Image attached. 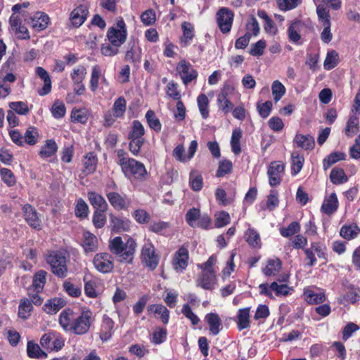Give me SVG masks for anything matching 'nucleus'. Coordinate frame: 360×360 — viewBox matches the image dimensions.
<instances>
[{"mask_svg":"<svg viewBox=\"0 0 360 360\" xmlns=\"http://www.w3.org/2000/svg\"><path fill=\"white\" fill-rule=\"evenodd\" d=\"M359 234L360 228L354 223L345 224L340 231V235L347 240L356 238Z\"/></svg>","mask_w":360,"mask_h":360,"instance_id":"22","label":"nucleus"},{"mask_svg":"<svg viewBox=\"0 0 360 360\" xmlns=\"http://www.w3.org/2000/svg\"><path fill=\"white\" fill-rule=\"evenodd\" d=\"M304 300L310 304H321L326 300V295L323 292H316L310 289L304 290Z\"/></svg>","mask_w":360,"mask_h":360,"instance_id":"28","label":"nucleus"},{"mask_svg":"<svg viewBox=\"0 0 360 360\" xmlns=\"http://www.w3.org/2000/svg\"><path fill=\"white\" fill-rule=\"evenodd\" d=\"M257 109L262 118H266L271 113L272 109L271 101H267L264 103H257Z\"/></svg>","mask_w":360,"mask_h":360,"instance_id":"61","label":"nucleus"},{"mask_svg":"<svg viewBox=\"0 0 360 360\" xmlns=\"http://www.w3.org/2000/svg\"><path fill=\"white\" fill-rule=\"evenodd\" d=\"M47 273L44 270L37 271L33 277L32 286L37 292H39L44 288L46 281Z\"/></svg>","mask_w":360,"mask_h":360,"instance_id":"35","label":"nucleus"},{"mask_svg":"<svg viewBox=\"0 0 360 360\" xmlns=\"http://www.w3.org/2000/svg\"><path fill=\"white\" fill-rule=\"evenodd\" d=\"M189 184L194 191H200L203 184L202 175L197 171H191L189 176Z\"/></svg>","mask_w":360,"mask_h":360,"instance_id":"45","label":"nucleus"},{"mask_svg":"<svg viewBox=\"0 0 360 360\" xmlns=\"http://www.w3.org/2000/svg\"><path fill=\"white\" fill-rule=\"evenodd\" d=\"M89 14L88 8L84 5H79L70 13V20L73 26L79 27L87 18Z\"/></svg>","mask_w":360,"mask_h":360,"instance_id":"15","label":"nucleus"},{"mask_svg":"<svg viewBox=\"0 0 360 360\" xmlns=\"http://www.w3.org/2000/svg\"><path fill=\"white\" fill-rule=\"evenodd\" d=\"M338 200L336 194L332 193L323 202L321 211L328 215H330L338 210Z\"/></svg>","mask_w":360,"mask_h":360,"instance_id":"25","label":"nucleus"},{"mask_svg":"<svg viewBox=\"0 0 360 360\" xmlns=\"http://www.w3.org/2000/svg\"><path fill=\"white\" fill-rule=\"evenodd\" d=\"M0 174L2 180L8 186H13L15 184V178L12 171L7 168L0 169Z\"/></svg>","mask_w":360,"mask_h":360,"instance_id":"62","label":"nucleus"},{"mask_svg":"<svg viewBox=\"0 0 360 360\" xmlns=\"http://www.w3.org/2000/svg\"><path fill=\"white\" fill-rule=\"evenodd\" d=\"M107 37L113 46L120 47L127 39V27L124 20L119 18L115 26L109 28Z\"/></svg>","mask_w":360,"mask_h":360,"instance_id":"5","label":"nucleus"},{"mask_svg":"<svg viewBox=\"0 0 360 360\" xmlns=\"http://www.w3.org/2000/svg\"><path fill=\"white\" fill-rule=\"evenodd\" d=\"M88 200L96 210L106 211L108 204L104 198L96 192H89Z\"/></svg>","mask_w":360,"mask_h":360,"instance_id":"23","label":"nucleus"},{"mask_svg":"<svg viewBox=\"0 0 360 360\" xmlns=\"http://www.w3.org/2000/svg\"><path fill=\"white\" fill-rule=\"evenodd\" d=\"M129 49L125 54V60L127 62L133 63L137 66L141 58V49L139 47L138 42L135 40L130 41L128 44Z\"/></svg>","mask_w":360,"mask_h":360,"instance_id":"13","label":"nucleus"},{"mask_svg":"<svg viewBox=\"0 0 360 360\" xmlns=\"http://www.w3.org/2000/svg\"><path fill=\"white\" fill-rule=\"evenodd\" d=\"M36 74L44 81L43 87L38 91L40 96H45L51 90V81L48 72L41 67L36 68Z\"/></svg>","mask_w":360,"mask_h":360,"instance_id":"20","label":"nucleus"},{"mask_svg":"<svg viewBox=\"0 0 360 360\" xmlns=\"http://www.w3.org/2000/svg\"><path fill=\"white\" fill-rule=\"evenodd\" d=\"M27 352L28 356L30 358L39 359L47 356V354L41 349L40 347L32 341L27 342Z\"/></svg>","mask_w":360,"mask_h":360,"instance_id":"42","label":"nucleus"},{"mask_svg":"<svg viewBox=\"0 0 360 360\" xmlns=\"http://www.w3.org/2000/svg\"><path fill=\"white\" fill-rule=\"evenodd\" d=\"M145 130L143 124L138 120L132 122L131 130L128 135V139H143Z\"/></svg>","mask_w":360,"mask_h":360,"instance_id":"47","label":"nucleus"},{"mask_svg":"<svg viewBox=\"0 0 360 360\" xmlns=\"http://www.w3.org/2000/svg\"><path fill=\"white\" fill-rule=\"evenodd\" d=\"M183 30V37H181V43L185 46L188 45L191 40L193 38V26L188 22H183L181 24Z\"/></svg>","mask_w":360,"mask_h":360,"instance_id":"43","label":"nucleus"},{"mask_svg":"<svg viewBox=\"0 0 360 360\" xmlns=\"http://www.w3.org/2000/svg\"><path fill=\"white\" fill-rule=\"evenodd\" d=\"M122 171L127 177L134 176L136 179H143L147 174L145 166L133 158H122L119 161Z\"/></svg>","mask_w":360,"mask_h":360,"instance_id":"2","label":"nucleus"},{"mask_svg":"<svg viewBox=\"0 0 360 360\" xmlns=\"http://www.w3.org/2000/svg\"><path fill=\"white\" fill-rule=\"evenodd\" d=\"M97 238L89 232L84 233V240L82 246L86 252H94L97 249Z\"/></svg>","mask_w":360,"mask_h":360,"instance_id":"30","label":"nucleus"},{"mask_svg":"<svg viewBox=\"0 0 360 360\" xmlns=\"http://www.w3.org/2000/svg\"><path fill=\"white\" fill-rule=\"evenodd\" d=\"M58 150V146L56 141L53 139H48L46 141L45 144L41 146L39 151V155L43 158H49L53 155Z\"/></svg>","mask_w":360,"mask_h":360,"instance_id":"31","label":"nucleus"},{"mask_svg":"<svg viewBox=\"0 0 360 360\" xmlns=\"http://www.w3.org/2000/svg\"><path fill=\"white\" fill-rule=\"evenodd\" d=\"M46 262L51 266L52 273L60 278L68 274L66 257L60 252H51L46 257Z\"/></svg>","mask_w":360,"mask_h":360,"instance_id":"3","label":"nucleus"},{"mask_svg":"<svg viewBox=\"0 0 360 360\" xmlns=\"http://www.w3.org/2000/svg\"><path fill=\"white\" fill-rule=\"evenodd\" d=\"M110 251L120 257L121 262L131 263L136 252V243L135 240L129 238L125 243L120 236H116L109 242Z\"/></svg>","mask_w":360,"mask_h":360,"instance_id":"1","label":"nucleus"},{"mask_svg":"<svg viewBox=\"0 0 360 360\" xmlns=\"http://www.w3.org/2000/svg\"><path fill=\"white\" fill-rule=\"evenodd\" d=\"M242 136V133L240 129H236L232 132L231 145L232 148V151L235 154H239L241 151L240 146V139Z\"/></svg>","mask_w":360,"mask_h":360,"instance_id":"54","label":"nucleus"},{"mask_svg":"<svg viewBox=\"0 0 360 360\" xmlns=\"http://www.w3.org/2000/svg\"><path fill=\"white\" fill-rule=\"evenodd\" d=\"M250 326V308L240 309L238 314V328L240 330Z\"/></svg>","mask_w":360,"mask_h":360,"instance_id":"36","label":"nucleus"},{"mask_svg":"<svg viewBox=\"0 0 360 360\" xmlns=\"http://www.w3.org/2000/svg\"><path fill=\"white\" fill-rule=\"evenodd\" d=\"M338 63V53L332 50L328 51L323 63V67L326 70H330L334 68Z\"/></svg>","mask_w":360,"mask_h":360,"instance_id":"49","label":"nucleus"},{"mask_svg":"<svg viewBox=\"0 0 360 360\" xmlns=\"http://www.w3.org/2000/svg\"><path fill=\"white\" fill-rule=\"evenodd\" d=\"M292 158V174L295 175L298 174L302 169L304 164V157L300 155L297 152H292L291 154Z\"/></svg>","mask_w":360,"mask_h":360,"instance_id":"48","label":"nucleus"},{"mask_svg":"<svg viewBox=\"0 0 360 360\" xmlns=\"http://www.w3.org/2000/svg\"><path fill=\"white\" fill-rule=\"evenodd\" d=\"M97 159L93 153L86 154L84 160V172L86 175L93 173L96 168Z\"/></svg>","mask_w":360,"mask_h":360,"instance_id":"39","label":"nucleus"},{"mask_svg":"<svg viewBox=\"0 0 360 360\" xmlns=\"http://www.w3.org/2000/svg\"><path fill=\"white\" fill-rule=\"evenodd\" d=\"M146 118L149 127L157 132L161 130V123L160 120L155 117V112L149 110L146 114Z\"/></svg>","mask_w":360,"mask_h":360,"instance_id":"52","label":"nucleus"},{"mask_svg":"<svg viewBox=\"0 0 360 360\" xmlns=\"http://www.w3.org/2000/svg\"><path fill=\"white\" fill-rule=\"evenodd\" d=\"M284 165L281 162H272L268 169L269 184L271 186L279 185L281 181V174L284 171Z\"/></svg>","mask_w":360,"mask_h":360,"instance_id":"10","label":"nucleus"},{"mask_svg":"<svg viewBox=\"0 0 360 360\" xmlns=\"http://www.w3.org/2000/svg\"><path fill=\"white\" fill-rule=\"evenodd\" d=\"M126 110V101L123 97L117 98L113 105V111L116 117L123 115Z\"/></svg>","mask_w":360,"mask_h":360,"instance_id":"63","label":"nucleus"},{"mask_svg":"<svg viewBox=\"0 0 360 360\" xmlns=\"http://www.w3.org/2000/svg\"><path fill=\"white\" fill-rule=\"evenodd\" d=\"M22 210L25 219L27 224L34 229H39L41 220L38 217L37 211L29 204L25 205Z\"/></svg>","mask_w":360,"mask_h":360,"instance_id":"17","label":"nucleus"},{"mask_svg":"<svg viewBox=\"0 0 360 360\" xmlns=\"http://www.w3.org/2000/svg\"><path fill=\"white\" fill-rule=\"evenodd\" d=\"M294 142L297 147L302 148L304 150H312L315 146L314 139L309 134H296L294 139Z\"/></svg>","mask_w":360,"mask_h":360,"instance_id":"24","label":"nucleus"},{"mask_svg":"<svg viewBox=\"0 0 360 360\" xmlns=\"http://www.w3.org/2000/svg\"><path fill=\"white\" fill-rule=\"evenodd\" d=\"M217 101L219 109L226 114L229 112L233 108V105L227 98V93L225 89H223L218 95Z\"/></svg>","mask_w":360,"mask_h":360,"instance_id":"37","label":"nucleus"},{"mask_svg":"<svg viewBox=\"0 0 360 360\" xmlns=\"http://www.w3.org/2000/svg\"><path fill=\"white\" fill-rule=\"evenodd\" d=\"M148 311L160 316L163 323H168L169 311L162 304H152L148 307Z\"/></svg>","mask_w":360,"mask_h":360,"instance_id":"33","label":"nucleus"},{"mask_svg":"<svg viewBox=\"0 0 360 360\" xmlns=\"http://www.w3.org/2000/svg\"><path fill=\"white\" fill-rule=\"evenodd\" d=\"M282 263L278 259H269L267 262L266 267L263 269V273L267 276H275L281 269Z\"/></svg>","mask_w":360,"mask_h":360,"instance_id":"32","label":"nucleus"},{"mask_svg":"<svg viewBox=\"0 0 360 360\" xmlns=\"http://www.w3.org/2000/svg\"><path fill=\"white\" fill-rule=\"evenodd\" d=\"M94 321L93 312L89 309H83L81 314L75 316L72 332L76 335H84L89 330Z\"/></svg>","mask_w":360,"mask_h":360,"instance_id":"4","label":"nucleus"},{"mask_svg":"<svg viewBox=\"0 0 360 360\" xmlns=\"http://www.w3.org/2000/svg\"><path fill=\"white\" fill-rule=\"evenodd\" d=\"M269 288L271 290L276 292V295L278 296H286L289 294L290 291L292 290L288 285L286 284H278L277 282H273Z\"/></svg>","mask_w":360,"mask_h":360,"instance_id":"59","label":"nucleus"},{"mask_svg":"<svg viewBox=\"0 0 360 360\" xmlns=\"http://www.w3.org/2000/svg\"><path fill=\"white\" fill-rule=\"evenodd\" d=\"M86 68L82 65H79L77 68L73 69L72 72H71L70 77L74 84H79V83L83 82L86 77Z\"/></svg>","mask_w":360,"mask_h":360,"instance_id":"51","label":"nucleus"},{"mask_svg":"<svg viewBox=\"0 0 360 360\" xmlns=\"http://www.w3.org/2000/svg\"><path fill=\"white\" fill-rule=\"evenodd\" d=\"M101 77L102 72L101 68L98 65H94L92 68L89 84V88L93 92L97 90L98 87V82Z\"/></svg>","mask_w":360,"mask_h":360,"instance_id":"46","label":"nucleus"},{"mask_svg":"<svg viewBox=\"0 0 360 360\" xmlns=\"http://www.w3.org/2000/svg\"><path fill=\"white\" fill-rule=\"evenodd\" d=\"M345 154L340 152H335L330 153L326 158L323 159V167L325 170L330 168L333 164L336 163L339 160H345Z\"/></svg>","mask_w":360,"mask_h":360,"instance_id":"40","label":"nucleus"},{"mask_svg":"<svg viewBox=\"0 0 360 360\" xmlns=\"http://www.w3.org/2000/svg\"><path fill=\"white\" fill-rule=\"evenodd\" d=\"M111 205L117 210H125L129 205V200L125 196H122L116 192H110L106 195Z\"/></svg>","mask_w":360,"mask_h":360,"instance_id":"18","label":"nucleus"},{"mask_svg":"<svg viewBox=\"0 0 360 360\" xmlns=\"http://www.w3.org/2000/svg\"><path fill=\"white\" fill-rule=\"evenodd\" d=\"M205 319L209 324L211 333L214 335H217L219 333L220 326L221 325L219 315L216 313H209L205 316Z\"/></svg>","mask_w":360,"mask_h":360,"instance_id":"26","label":"nucleus"},{"mask_svg":"<svg viewBox=\"0 0 360 360\" xmlns=\"http://www.w3.org/2000/svg\"><path fill=\"white\" fill-rule=\"evenodd\" d=\"M176 71L185 85L188 84L198 77L197 71L193 68L191 63L186 62L185 60H182L178 63Z\"/></svg>","mask_w":360,"mask_h":360,"instance_id":"9","label":"nucleus"},{"mask_svg":"<svg viewBox=\"0 0 360 360\" xmlns=\"http://www.w3.org/2000/svg\"><path fill=\"white\" fill-rule=\"evenodd\" d=\"M114 327V321L107 315H104L101 326L100 338L103 341L108 340L111 336Z\"/></svg>","mask_w":360,"mask_h":360,"instance_id":"21","label":"nucleus"},{"mask_svg":"<svg viewBox=\"0 0 360 360\" xmlns=\"http://www.w3.org/2000/svg\"><path fill=\"white\" fill-rule=\"evenodd\" d=\"M141 259L145 265L150 269H155L157 267L159 257L155 254V248L150 242L144 244L143 246Z\"/></svg>","mask_w":360,"mask_h":360,"instance_id":"8","label":"nucleus"},{"mask_svg":"<svg viewBox=\"0 0 360 360\" xmlns=\"http://www.w3.org/2000/svg\"><path fill=\"white\" fill-rule=\"evenodd\" d=\"M330 181L335 184H341L347 181L345 171L340 168H333L330 174Z\"/></svg>","mask_w":360,"mask_h":360,"instance_id":"44","label":"nucleus"},{"mask_svg":"<svg viewBox=\"0 0 360 360\" xmlns=\"http://www.w3.org/2000/svg\"><path fill=\"white\" fill-rule=\"evenodd\" d=\"M359 130V118L356 115H351L347 122L345 134L348 137L356 134Z\"/></svg>","mask_w":360,"mask_h":360,"instance_id":"38","label":"nucleus"},{"mask_svg":"<svg viewBox=\"0 0 360 360\" xmlns=\"http://www.w3.org/2000/svg\"><path fill=\"white\" fill-rule=\"evenodd\" d=\"M233 17V12L231 9L226 7H222L219 8V11L217 12V23L220 31L222 33L226 34L231 31Z\"/></svg>","mask_w":360,"mask_h":360,"instance_id":"6","label":"nucleus"},{"mask_svg":"<svg viewBox=\"0 0 360 360\" xmlns=\"http://www.w3.org/2000/svg\"><path fill=\"white\" fill-rule=\"evenodd\" d=\"M198 105L202 117L204 119H206L209 116V110H208V103L209 101L205 94H200L198 96Z\"/></svg>","mask_w":360,"mask_h":360,"instance_id":"55","label":"nucleus"},{"mask_svg":"<svg viewBox=\"0 0 360 360\" xmlns=\"http://www.w3.org/2000/svg\"><path fill=\"white\" fill-rule=\"evenodd\" d=\"M217 276L214 271H202L197 280V286L205 290H212L216 284Z\"/></svg>","mask_w":360,"mask_h":360,"instance_id":"11","label":"nucleus"},{"mask_svg":"<svg viewBox=\"0 0 360 360\" xmlns=\"http://www.w3.org/2000/svg\"><path fill=\"white\" fill-rule=\"evenodd\" d=\"M105 211L95 210L92 221L94 226L97 229L103 228L106 222V217L104 214Z\"/></svg>","mask_w":360,"mask_h":360,"instance_id":"57","label":"nucleus"},{"mask_svg":"<svg viewBox=\"0 0 360 360\" xmlns=\"http://www.w3.org/2000/svg\"><path fill=\"white\" fill-rule=\"evenodd\" d=\"M9 22L12 31L18 39H30V37L27 28L25 25H22L21 20L18 15L12 14L10 17Z\"/></svg>","mask_w":360,"mask_h":360,"instance_id":"12","label":"nucleus"},{"mask_svg":"<svg viewBox=\"0 0 360 360\" xmlns=\"http://www.w3.org/2000/svg\"><path fill=\"white\" fill-rule=\"evenodd\" d=\"M271 90L275 102L280 101L285 94V87L278 80H276L272 83Z\"/></svg>","mask_w":360,"mask_h":360,"instance_id":"50","label":"nucleus"},{"mask_svg":"<svg viewBox=\"0 0 360 360\" xmlns=\"http://www.w3.org/2000/svg\"><path fill=\"white\" fill-rule=\"evenodd\" d=\"M302 25L300 21H295L291 23L288 29V38L293 43H297L300 39V29Z\"/></svg>","mask_w":360,"mask_h":360,"instance_id":"34","label":"nucleus"},{"mask_svg":"<svg viewBox=\"0 0 360 360\" xmlns=\"http://www.w3.org/2000/svg\"><path fill=\"white\" fill-rule=\"evenodd\" d=\"M96 269L103 274L110 273L114 268L112 256L107 252L96 254L93 259Z\"/></svg>","mask_w":360,"mask_h":360,"instance_id":"7","label":"nucleus"},{"mask_svg":"<svg viewBox=\"0 0 360 360\" xmlns=\"http://www.w3.org/2000/svg\"><path fill=\"white\" fill-rule=\"evenodd\" d=\"M188 249L184 246H181L174 255L173 262L174 269L180 271H184L188 266Z\"/></svg>","mask_w":360,"mask_h":360,"instance_id":"14","label":"nucleus"},{"mask_svg":"<svg viewBox=\"0 0 360 360\" xmlns=\"http://www.w3.org/2000/svg\"><path fill=\"white\" fill-rule=\"evenodd\" d=\"M110 224L112 229L116 233L126 231L129 230L130 226L129 221L125 219H122L113 215L110 216Z\"/></svg>","mask_w":360,"mask_h":360,"instance_id":"27","label":"nucleus"},{"mask_svg":"<svg viewBox=\"0 0 360 360\" xmlns=\"http://www.w3.org/2000/svg\"><path fill=\"white\" fill-rule=\"evenodd\" d=\"M246 241L251 246H257L260 243L259 234L253 229H248L245 232Z\"/></svg>","mask_w":360,"mask_h":360,"instance_id":"56","label":"nucleus"},{"mask_svg":"<svg viewBox=\"0 0 360 360\" xmlns=\"http://www.w3.org/2000/svg\"><path fill=\"white\" fill-rule=\"evenodd\" d=\"M75 315L72 309L64 310L60 315L59 323L65 331L72 332Z\"/></svg>","mask_w":360,"mask_h":360,"instance_id":"19","label":"nucleus"},{"mask_svg":"<svg viewBox=\"0 0 360 360\" xmlns=\"http://www.w3.org/2000/svg\"><path fill=\"white\" fill-rule=\"evenodd\" d=\"M232 162L230 160H224L219 162V168L217 171V176L221 177L231 172Z\"/></svg>","mask_w":360,"mask_h":360,"instance_id":"64","label":"nucleus"},{"mask_svg":"<svg viewBox=\"0 0 360 360\" xmlns=\"http://www.w3.org/2000/svg\"><path fill=\"white\" fill-rule=\"evenodd\" d=\"M38 136L39 133L37 129L34 127H30L25 133L23 141L26 143L33 146L37 142Z\"/></svg>","mask_w":360,"mask_h":360,"instance_id":"53","label":"nucleus"},{"mask_svg":"<svg viewBox=\"0 0 360 360\" xmlns=\"http://www.w3.org/2000/svg\"><path fill=\"white\" fill-rule=\"evenodd\" d=\"M49 22V17L44 12L38 11L30 18V24L33 29L37 31L45 30Z\"/></svg>","mask_w":360,"mask_h":360,"instance_id":"16","label":"nucleus"},{"mask_svg":"<svg viewBox=\"0 0 360 360\" xmlns=\"http://www.w3.org/2000/svg\"><path fill=\"white\" fill-rule=\"evenodd\" d=\"M65 301L61 298L49 300L44 306V310L50 314L57 313L65 305Z\"/></svg>","mask_w":360,"mask_h":360,"instance_id":"29","label":"nucleus"},{"mask_svg":"<svg viewBox=\"0 0 360 360\" xmlns=\"http://www.w3.org/2000/svg\"><path fill=\"white\" fill-rule=\"evenodd\" d=\"M300 230V224L297 221H292L287 228L281 229L280 232L283 237L288 238L298 233Z\"/></svg>","mask_w":360,"mask_h":360,"instance_id":"58","label":"nucleus"},{"mask_svg":"<svg viewBox=\"0 0 360 360\" xmlns=\"http://www.w3.org/2000/svg\"><path fill=\"white\" fill-rule=\"evenodd\" d=\"M33 309L32 302L28 299H23L20 300L18 307V316L22 319H27L30 316Z\"/></svg>","mask_w":360,"mask_h":360,"instance_id":"41","label":"nucleus"},{"mask_svg":"<svg viewBox=\"0 0 360 360\" xmlns=\"http://www.w3.org/2000/svg\"><path fill=\"white\" fill-rule=\"evenodd\" d=\"M71 118L73 122L84 124L88 120V115L84 110L73 109L71 112Z\"/></svg>","mask_w":360,"mask_h":360,"instance_id":"60","label":"nucleus"}]
</instances>
